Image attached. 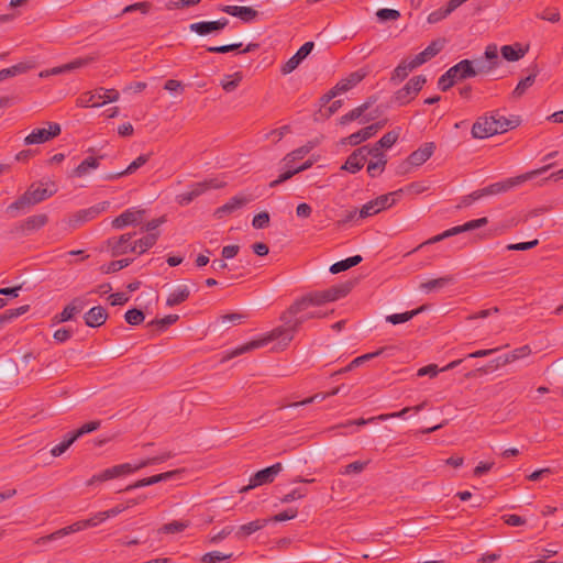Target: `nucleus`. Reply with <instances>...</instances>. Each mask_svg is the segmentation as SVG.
Instances as JSON below:
<instances>
[{
    "label": "nucleus",
    "mask_w": 563,
    "mask_h": 563,
    "mask_svg": "<svg viewBox=\"0 0 563 563\" xmlns=\"http://www.w3.org/2000/svg\"><path fill=\"white\" fill-rule=\"evenodd\" d=\"M354 280H346L327 289L313 290L296 299L279 317L282 325L276 327L263 338L247 342L231 351L222 361L230 360L252 350L263 347L278 340L279 350L286 349L295 334L310 320L327 318L333 310L324 305L345 297L354 287Z\"/></svg>",
    "instance_id": "obj_1"
},
{
    "label": "nucleus",
    "mask_w": 563,
    "mask_h": 563,
    "mask_svg": "<svg viewBox=\"0 0 563 563\" xmlns=\"http://www.w3.org/2000/svg\"><path fill=\"white\" fill-rule=\"evenodd\" d=\"M518 124V120L507 119L498 111H494L489 115H482L475 121L472 126V135L474 139H487L515 129Z\"/></svg>",
    "instance_id": "obj_2"
},
{
    "label": "nucleus",
    "mask_w": 563,
    "mask_h": 563,
    "mask_svg": "<svg viewBox=\"0 0 563 563\" xmlns=\"http://www.w3.org/2000/svg\"><path fill=\"white\" fill-rule=\"evenodd\" d=\"M56 192L57 186L52 181L32 184L18 200L9 205L7 211L12 212L37 205L52 197Z\"/></svg>",
    "instance_id": "obj_3"
},
{
    "label": "nucleus",
    "mask_w": 563,
    "mask_h": 563,
    "mask_svg": "<svg viewBox=\"0 0 563 563\" xmlns=\"http://www.w3.org/2000/svg\"><path fill=\"white\" fill-rule=\"evenodd\" d=\"M550 167L551 165H545L539 169L525 173L517 177L508 178L504 181L492 184L485 188H482L481 191H483V197L506 192L515 186H518L527 180L533 179L538 175L544 174Z\"/></svg>",
    "instance_id": "obj_4"
},
{
    "label": "nucleus",
    "mask_w": 563,
    "mask_h": 563,
    "mask_svg": "<svg viewBox=\"0 0 563 563\" xmlns=\"http://www.w3.org/2000/svg\"><path fill=\"white\" fill-rule=\"evenodd\" d=\"M487 223H488V219L486 217L467 221L464 224L453 227L438 235L430 238L426 242L421 243L416 250H419V249L423 247L424 245H430V244L441 242L445 239L457 235L460 233L482 228V227L486 225Z\"/></svg>",
    "instance_id": "obj_5"
},
{
    "label": "nucleus",
    "mask_w": 563,
    "mask_h": 563,
    "mask_svg": "<svg viewBox=\"0 0 563 563\" xmlns=\"http://www.w3.org/2000/svg\"><path fill=\"white\" fill-rule=\"evenodd\" d=\"M402 191L399 189L397 191L388 192L386 195H382L367 203H365L360 212L358 218L365 219L367 217H372L374 214L379 213L380 211L390 208L396 202V197Z\"/></svg>",
    "instance_id": "obj_6"
},
{
    "label": "nucleus",
    "mask_w": 563,
    "mask_h": 563,
    "mask_svg": "<svg viewBox=\"0 0 563 563\" xmlns=\"http://www.w3.org/2000/svg\"><path fill=\"white\" fill-rule=\"evenodd\" d=\"M110 207V201H100L89 208L78 210L69 218V225L71 228H78L104 213Z\"/></svg>",
    "instance_id": "obj_7"
},
{
    "label": "nucleus",
    "mask_w": 563,
    "mask_h": 563,
    "mask_svg": "<svg viewBox=\"0 0 563 563\" xmlns=\"http://www.w3.org/2000/svg\"><path fill=\"white\" fill-rule=\"evenodd\" d=\"M427 78L422 75L413 76L407 84L394 95V100L400 106L409 103L416 98L419 91L422 89Z\"/></svg>",
    "instance_id": "obj_8"
},
{
    "label": "nucleus",
    "mask_w": 563,
    "mask_h": 563,
    "mask_svg": "<svg viewBox=\"0 0 563 563\" xmlns=\"http://www.w3.org/2000/svg\"><path fill=\"white\" fill-rule=\"evenodd\" d=\"M141 467L140 464H130L124 463L120 465H114L112 467H109L107 470H103L102 472L95 474L88 482L87 485H93L98 482H106L118 477H125L135 471H137Z\"/></svg>",
    "instance_id": "obj_9"
},
{
    "label": "nucleus",
    "mask_w": 563,
    "mask_h": 563,
    "mask_svg": "<svg viewBox=\"0 0 563 563\" xmlns=\"http://www.w3.org/2000/svg\"><path fill=\"white\" fill-rule=\"evenodd\" d=\"M223 186H224V183L219 181L216 178L205 180L201 183H197V184H194L188 191L178 195L177 201L180 206H187L192 200H195L196 198L201 196L203 192H206L207 190H209L211 188L219 189V188H222Z\"/></svg>",
    "instance_id": "obj_10"
},
{
    "label": "nucleus",
    "mask_w": 563,
    "mask_h": 563,
    "mask_svg": "<svg viewBox=\"0 0 563 563\" xmlns=\"http://www.w3.org/2000/svg\"><path fill=\"white\" fill-rule=\"evenodd\" d=\"M47 128L34 129L24 139V144L34 145L43 144L60 134V125L55 122H47Z\"/></svg>",
    "instance_id": "obj_11"
},
{
    "label": "nucleus",
    "mask_w": 563,
    "mask_h": 563,
    "mask_svg": "<svg viewBox=\"0 0 563 563\" xmlns=\"http://www.w3.org/2000/svg\"><path fill=\"white\" fill-rule=\"evenodd\" d=\"M282 470V463H275L266 468L260 470L250 478V484L242 488L241 492H247L257 486L273 483Z\"/></svg>",
    "instance_id": "obj_12"
},
{
    "label": "nucleus",
    "mask_w": 563,
    "mask_h": 563,
    "mask_svg": "<svg viewBox=\"0 0 563 563\" xmlns=\"http://www.w3.org/2000/svg\"><path fill=\"white\" fill-rule=\"evenodd\" d=\"M166 222V216L143 223V253L151 249L161 235L158 228Z\"/></svg>",
    "instance_id": "obj_13"
},
{
    "label": "nucleus",
    "mask_w": 563,
    "mask_h": 563,
    "mask_svg": "<svg viewBox=\"0 0 563 563\" xmlns=\"http://www.w3.org/2000/svg\"><path fill=\"white\" fill-rule=\"evenodd\" d=\"M368 153L369 152L366 150V146H361L356 148L347 156L341 169L346 170L351 174L360 172L367 161Z\"/></svg>",
    "instance_id": "obj_14"
},
{
    "label": "nucleus",
    "mask_w": 563,
    "mask_h": 563,
    "mask_svg": "<svg viewBox=\"0 0 563 563\" xmlns=\"http://www.w3.org/2000/svg\"><path fill=\"white\" fill-rule=\"evenodd\" d=\"M228 24L229 20L227 18H221L217 21H201L191 23L189 29L191 32H195L200 36H206L208 34L222 31Z\"/></svg>",
    "instance_id": "obj_15"
},
{
    "label": "nucleus",
    "mask_w": 563,
    "mask_h": 563,
    "mask_svg": "<svg viewBox=\"0 0 563 563\" xmlns=\"http://www.w3.org/2000/svg\"><path fill=\"white\" fill-rule=\"evenodd\" d=\"M366 75H367V71L364 69H358L356 71L351 73L347 77L341 79L332 88V96H338L340 93L351 90L358 82H361L366 77Z\"/></svg>",
    "instance_id": "obj_16"
},
{
    "label": "nucleus",
    "mask_w": 563,
    "mask_h": 563,
    "mask_svg": "<svg viewBox=\"0 0 563 563\" xmlns=\"http://www.w3.org/2000/svg\"><path fill=\"white\" fill-rule=\"evenodd\" d=\"M314 44L313 42H306L294 56H291L283 66H282V73L284 75L290 74L294 71L299 64L311 53L313 49Z\"/></svg>",
    "instance_id": "obj_17"
},
{
    "label": "nucleus",
    "mask_w": 563,
    "mask_h": 563,
    "mask_svg": "<svg viewBox=\"0 0 563 563\" xmlns=\"http://www.w3.org/2000/svg\"><path fill=\"white\" fill-rule=\"evenodd\" d=\"M253 198L251 196H244V195H236L232 197L228 202H225L223 206L219 207L214 216L219 219H221L224 214H231L234 211L241 209L242 207L246 206L249 202H251Z\"/></svg>",
    "instance_id": "obj_18"
},
{
    "label": "nucleus",
    "mask_w": 563,
    "mask_h": 563,
    "mask_svg": "<svg viewBox=\"0 0 563 563\" xmlns=\"http://www.w3.org/2000/svg\"><path fill=\"white\" fill-rule=\"evenodd\" d=\"M135 234H123L119 240H110L109 244L114 254L126 253L128 251L135 252L137 244L141 240L134 239Z\"/></svg>",
    "instance_id": "obj_19"
},
{
    "label": "nucleus",
    "mask_w": 563,
    "mask_h": 563,
    "mask_svg": "<svg viewBox=\"0 0 563 563\" xmlns=\"http://www.w3.org/2000/svg\"><path fill=\"white\" fill-rule=\"evenodd\" d=\"M434 150L435 144L427 142L408 156V163L412 166H420L432 156Z\"/></svg>",
    "instance_id": "obj_20"
},
{
    "label": "nucleus",
    "mask_w": 563,
    "mask_h": 563,
    "mask_svg": "<svg viewBox=\"0 0 563 563\" xmlns=\"http://www.w3.org/2000/svg\"><path fill=\"white\" fill-rule=\"evenodd\" d=\"M141 219V210L137 208H130L121 213L119 217L114 218L111 222L114 229L121 230L125 227L135 224Z\"/></svg>",
    "instance_id": "obj_21"
},
{
    "label": "nucleus",
    "mask_w": 563,
    "mask_h": 563,
    "mask_svg": "<svg viewBox=\"0 0 563 563\" xmlns=\"http://www.w3.org/2000/svg\"><path fill=\"white\" fill-rule=\"evenodd\" d=\"M455 82L475 77L473 69V62L470 59H462L451 68H449Z\"/></svg>",
    "instance_id": "obj_22"
},
{
    "label": "nucleus",
    "mask_w": 563,
    "mask_h": 563,
    "mask_svg": "<svg viewBox=\"0 0 563 563\" xmlns=\"http://www.w3.org/2000/svg\"><path fill=\"white\" fill-rule=\"evenodd\" d=\"M178 319V314H168L162 319L152 320L146 324V334L153 338L155 333L164 332L169 325L177 322Z\"/></svg>",
    "instance_id": "obj_23"
},
{
    "label": "nucleus",
    "mask_w": 563,
    "mask_h": 563,
    "mask_svg": "<svg viewBox=\"0 0 563 563\" xmlns=\"http://www.w3.org/2000/svg\"><path fill=\"white\" fill-rule=\"evenodd\" d=\"M89 92L91 96H93V108L104 106L109 102H114L119 98V92L115 89H106L100 87Z\"/></svg>",
    "instance_id": "obj_24"
},
{
    "label": "nucleus",
    "mask_w": 563,
    "mask_h": 563,
    "mask_svg": "<svg viewBox=\"0 0 563 563\" xmlns=\"http://www.w3.org/2000/svg\"><path fill=\"white\" fill-rule=\"evenodd\" d=\"M443 48V42L441 41H433L431 42L422 52L417 54L413 59V66H420L431 58H433L435 55H438Z\"/></svg>",
    "instance_id": "obj_25"
},
{
    "label": "nucleus",
    "mask_w": 563,
    "mask_h": 563,
    "mask_svg": "<svg viewBox=\"0 0 563 563\" xmlns=\"http://www.w3.org/2000/svg\"><path fill=\"white\" fill-rule=\"evenodd\" d=\"M88 63V59H85V58H76L67 64H64L62 66H57V67H53L51 69H46V70H42L40 73V77L41 78H46L48 76H54V75H60V74H64V73H68V71H71V70H75L77 68H80L85 65H87Z\"/></svg>",
    "instance_id": "obj_26"
},
{
    "label": "nucleus",
    "mask_w": 563,
    "mask_h": 563,
    "mask_svg": "<svg viewBox=\"0 0 563 563\" xmlns=\"http://www.w3.org/2000/svg\"><path fill=\"white\" fill-rule=\"evenodd\" d=\"M222 11L241 19L243 22H251L258 15V12L251 7L225 5Z\"/></svg>",
    "instance_id": "obj_27"
},
{
    "label": "nucleus",
    "mask_w": 563,
    "mask_h": 563,
    "mask_svg": "<svg viewBox=\"0 0 563 563\" xmlns=\"http://www.w3.org/2000/svg\"><path fill=\"white\" fill-rule=\"evenodd\" d=\"M108 318L107 311L101 306L92 307L88 312L85 313V323L90 328H98L102 325Z\"/></svg>",
    "instance_id": "obj_28"
},
{
    "label": "nucleus",
    "mask_w": 563,
    "mask_h": 563,
    "mask_svg": "<svg viewBox=\"0 0 563 563\" xmlns=\"http://www.w3.org/2000/svg\"><path fill=\"white\" fill-rule=\"evenodd\" d=\"M269 522L268 519H256L251 522H247L245 525L240 526L235 531V537L239 540L246 539L251 534L257 532L258 530L266 527V525Z\"/></svg>",
    "instance_id": "obj_29"
},
{
    "label": "nucleus",
    "mask_w": 563,
    "mask_h": 563,
    "mask_svg": "<svg viewBox=\"0 0 563 563\" xmlns=\"http://www.w3.org/2000/svg\"><path fill=\"white\" fill-rule=\"evenodd\" d=\"M88 523L86 521V519L84 520H79V521H76L67 527H64L53 533H51L49 536H47L45 538V540L47 541H53V540H57V539H60L63 537H66L68 534H71V533H76V532H79V531H82V530H86L88 529Z\"/></svg>",
    "instance_id": "obj_30"
},
{
    "label": "nucleus",
    "mask_w": 563,
    "mask_h": 563,
    "mask_svg": "<svg viewBox=\"0 0 563 563\" xmlns=\"http://www.w3.org/2000/svg\"><path fill=\"white\" fill-rule=\"evenodd\" d=\"M183 473L184 470H173L157 475L143 477V487L151 486L161 482L178 481L181 478Z\"/></svg>",
    "instance_id": "obj_31"
},
{
    "label": "nucleus",
    "mask_w": 563,
    "mask_h": 563,
    "mask_svg": "<svg viewBox=\"0 0 563 563\" xmlns=\"http://www.w3.org/2000/svg\"><path fill=\"white\" fill-rule=\"evenodd\" d=\"M47 221L48 217L45 213L33 214L22 222L21 229L24 233L34 232L43 228Z\"/></svg>",
    "instance_id": "obj_32"
},
{
    "label": "nucleus",
    "mask_w": 563,
    "mask_h": 563,
    "mask_svg": "<svg viewBox=\"0 0 563 563\" xmlns=\"http://www.w3.org/2000/svg\"><path fill=\"white\" fill-rule=\"evenodd\" d=\"M376 101V98H368L364 103L361 106L354 108L346 114L342 115L340 119V124L345 125L354 120L360 119L369 108Z\"/></svg>",
    "instance_id": "obj_33"
},
{
    "label": "nucleus",
    "mask_w": 563,
    "mask_h": 563,
    "mask_svg": "<svg viewBox=\"0 0 563 563\" xmlns=\"http://www.w3.org/2000/svg\"><path fill=\"white\" fill-rule=\"evenodd\" d=\"M86 306V301L82 298L74 299L67 305L59 313V322H66L71 320L76 314L82 311Z\"/></svg>",
    "instance_id": "obj_34"
},
{
    "label": "nucleus",
    "mask_w": 563,
    "mask_h": 563,
    "mask_svg": "<svg viewBox=\"0 0 563 563\" xmlns=\"http://www.w3.org/2000/svg\"><path fill=\"white\" fill-rule=\"evenodd\" d=\"M190 296V290L188 286L180 285L176 289H174L169 296L167 297L166 305L168 307H174L186 301Z\"/></svg>",
    "instance_id": "obj_35"
},
{
    "label": "nucleus",
    "mask_w": 563,
    "mask_h": 563,
    "mask_svg": "<svg viewBox=\"0 0 563 563\" xmlns=\"http://www.w3.org/2000/svg\"><path fill=\"white\" fill-rule=\"evenodd\" d=\"M363 261L361 255H354L347 257L345 260L339 261L330 266V272L332 274H339L341 272H345L351 267L358 265Z\"/></svg>",
    "instance_id": "obj_36"
},
{
    "label": "nucleus",
    "mask_w": 563,
    "mask_h": 563,
    "mask_svg": "<svg viewBox=\"0 0 563 563\" xmlns=\"http://www.w3.org/2000/svg\"><path fill=\"white\" fill-rule=\"evenodd\" d=\"M418 66H413V59L402 60L393 71L391 74V80L393 81H402L411 71L412 69L417 68Z\"/></svg>",
    "instance_id": "obj_37"
},
{
    "label": "nucleus",
    "mask_w": 563,
    "mask_h": 563,
    "mask_svg": "<svg viewBox=\"0 0 563 563\" xmlns=\"http://www.w3.org/2000/svg\"><path fill=\"white\" fill-rule=\"evenodd\" d=\"M424 310V306H421L417 309H413V310H410V311H406V312H402V313H393V314H389L386 317V321L391 323V324H399V323H404V322H407L409 320H411L413 317H416L417 314H419L421 311Z\"/></svg>",
    "instance_id": "obj_38"
},
{
    "label": "nucleus",
    "mask_w": 563,
    "mask_h": 563,
    "mask_svg": "<svg viewBox=\"0 0 563 563\" xmlns=\"http://www.w3.org/2000/svg\"><path fill=\"white\" fill-rule=\"evenodd\" d=\"M30 68H32V65L30 63H19L15 64L9 68H4L0 70V81L14 77L20 74L26 73Z\"/></svg>",
    "instance_id": "obj_39"
},
{
    "label": "nucleus",
    "mask_w": 563,
    "mask_h": 563,
    "mask_svg": "<svg viewBox=\"0 0 563 563\" xmlns=\"http://www.w3.org/2000/svg\"><path fill=\"white\" fill-rule=\"evenodd\" d=\"M372 136H374V134L372 132V129L367 125L361 129L360 131L352 133L344 141L352 146H356L362 142L371 139Z\"/></svg>",
    "instance_id": "obj_40"
},
{
    "label": "nucleus",
    "mask_w": 563,
    "mask_h": 563,
    "mask_svg": "<svg viewBox=\"0 0 563 563\" xmlns=\"http://www.w3.org/2000/svg\"><path fill=\"white\" fill-rule=\"evenodd\" d=\"M453 282H454V277L449 275V276H443V277L435 278V279H430L426 283H422L420 287L422 290L429 292L434 289L443 288Z\"/></svg>",
    "instance_id": "obj_41"
},
{
    "label": "nucleus",
    "mask_w": 563,
    "mask_h": 563,
    "mask_svg": "<svg viewBox=\"0 0 563 563\" xmlns=\"http://www.w3.org/2000/svg\"><path fill=\"white\" fill-rule=\"evenodd\" d=\"M99 166V159L93 156H89L85 158L75 169V175L77 177H84L90 170L96 169Z\"/></svg>",
    "instance_id": "obj_42"
},
{
    "label": "nucleus",
    "mask_w": 563,
    "mask_h": 563,
    "mask_svg": "<svg viewBox=\"0 0 563 563\" xmlns=\"http://www.w3.org/2000/svg\"><path fill=\"white\" fill-rule=\"evenodd\" d=\"M383 351H384V349H379L375 352L367 353L362 356L355 357L347 366H345L341 371L336 372L335 374L346 373V372L353 369L354 367L362 365L364 362L369 361V360L380 355L383 353Z\"/></svg>",
    "instance_id": "obj_43"
},
{
    "label": "nucleus",
    "mask_w": 563,
    "mask_h": 563,
    "mask_svg": "<svg viewBox=\"0 0 563 563\" xmlns=\"http://www.w3.org/2000/svg\"><path fill=\"white\" fill-rule=\"evenodd\" d=\"M531 354V349L529 345H522L518 349H515L510 353L504 355L503 365L515 362L519 358L526 357Z\"/></svg>",
    "instance_id": "obj_44"
},
{
    "label": "nucleus",
    "mask_w": 563,
    "mask_h": 563,
    "mask_svg": "<svg viewBox=\"0 0 563 563\" xmlns=\"http://www.w3.org/2000/svg\"><path fill=\"white\" fill-rule=\"evenodd\" d=\"M537 74H531L526 78L521 79L512 91V97L518 99L525 95L528 88H530L536 81Z\"/></svg>",
    "instance_id": "obj_45"
},
{
    "label": "nucleus",
    "mask_w": 563,
    "mask_h": 563,
    "mask_svg": "<svg viewBox=\"0 0 563 563\" xmlns=\"http://www.w3.org/2000/svg\"><path fill=\"white\" fill-rule=\"evenodd\" d=\"M400 135V128H397L393 131L387 132L384 134L376 144L378 147L383 148H390L399 139Z\"/></svg>",
    "instance_id": "obj_46"
},
{
    "label": "nucleus",
    "mask_w": 563,
    "mask_h": 563,
    "mask_svg": "<svg viewBox=\"0 0 563 563\" xmlns=\"http://www.w3.org/2000/svg\"><path fill=\"white\" fill-rule=\"evenodd\" d=\"M472 62H473V69L475 71V76H477V75H487L493 69L496 68L494 65L488 63V60H486L483 57L476 58V59H474Z\"/></svg>",
    "instance_id": "obj_47"
},
{
    "label": "nucleus",
    "mask_w": 563,
    "mask_h": 563,
    "mask_svg": "<svg viewBox=\"0 0 563 563\" xmlns=\"http://www.w3.org/2000/svg\"><path fill=\"white\" fill-rule=\"evenodd\" d=\"M233 556V553H221L219 551H212L203 554L200 559L201 563H218L222 561L230 560Z\"/></svg>",
    "instance_id": "obj_48"
},
{
    "label": "nucleus",
    "mask_w": 563,
    "mask_h": 563,
    "mask_svg": "<svg viewBox=\"0 0 563 563\" xmlns=\"http://www.w3.org/2000/svg\"><path fill=\"white\" fill-rule=\"evenodd\" d=\"M501 56L508 62L519 60L523 56V51L516 49L512 45H504L500 49Z\"/></svg>",
    "instance_id": "obj_49"
},
{
    "label": "nucleus",
    "mask_w": 563,
    "mask_h": 563,
    "mask_svg": "<svg viewBox=\"0 0 563 563\" xmlns=\"http://www.w3.org/2000/svg\"><path fill=\"white\" fill-rule=\"evenodd\" d=\"M241 80H242L241 73H235L233 76H227L221 81V86H222L223 90H225L227 92H232L238 88Z\"/></svg>",
    "instance_id": "obj_50"
},
{
    "label": "nucleus",
    "mask_w": 563,
    "mask_h": 563,
    "mask_svg": "<svg viewBox=\"0 0 563 563\" xmlns=\"http://www.w3.org/2000/svg\"><path fill=\"white\" fill-rule=\"evenodd\" d=\"M308 495V489L306 487H296L288 494L284 495L280 499L282 503L288 504L297 499H301Z\"/></svg>",
    "instance_id": "obj_51"
},
{
    "label": "nucleus",
    "mask_w": 563,
    "mask_h": 563,
    "mask_svg": "<svg viewBox=\"0 0 563 563\" xmlns=\"http://www.w3.org/2000/svg\"><path fill=\"white\" fill-rule=\"evenodd\" d=\"M386 164H387V161H383V159H379V161H371L368 164H367V174L372 177V178H375L377 177L378 175H380L384 170H385V167H386Z\"/></svg>",
    "instance_id": "obj_52"
},
{
    "label": "nucleus",
    "mask_w": 563,
    "mask_h": 563,
    "mask_svg": "<svg viewBox=\"0 0 563 563\" xmlns=\"http://www.w3.org/2000/svg\"><path fill=\"white\" fill-rule=\"evenodd\" d=\"M325 398H328V395H325V393H318L311 397H308L301 401H296V402H292V404H282L279 405L278 409H284L286 407H299V406H305V405H309V404H312L314 400L317 399H320V400H324Z\"/></svg>",
    "instance_id": "obj_53"
},
{
    "label": "nucleus",
    "mask_w": 563,
    "mask_h": 563,
    "mask_svg": "<svg viewBox=\"0 0 563 563\" xmlns=\"http://www.w3.org/2000/svg\"><path fill=\"white\" fill-rule=\"evenodd\" d=\"M311 148H312V146H310V145H303V146L290 152L285 158L287 161V165H289L290 163H292L297 159L303 158L311 151Z\"/></svg>",
    "instance_id": "obj_54"
},
{
    "label": "nucleus",
    "mask_w": 563,
    "mask_h": 563,
    "mask_svg": "<svg viewBox=\"0 0 563 563\" xmlns=\"http://www.w3.org/2000/svg\"><path fill=\"white\" fill-rule=\"evenodd\" d=\"M368 462H361L355 461L344 466L343 471H341V474L349 475V474H360L362 473L365 467L367 466Z\"/></svg>",
    "instance_id": "obj_55"
},
{
    "label": "nucleus",
    "mask_w": 563,
    "mask_h": 563,
    "mask_svg": "<svg viewBox=\"0 0 563 563\" xmlns=\"http://www.w3.org/2000/svg\"><path fill=\"white\" fill-rule=\"evenodd\" d=\"M189 527V521H172L163 526L162 531L165 533H177Z\"/></svg>",
    "instance_id": "obj_56"
},
{
    "label": "nucleus",
    "mask_w": 563,
    "mask_h": 563,
    "mask_svg": "<svg viewBox=\"0 0 563 563\" xmlns=\"http://www.w3.org/2000/svg\"><path fill=\"white\" fill-rule=\"evenodd\" d=\"M247 318V314L240 312H232L224 316H221L220 321L223 325L228 323L240 324Z\"/></svg>",
    "instance_id": "obj_57"
},
{
    "label": "nucleus",
    "mask_w": 563,
    "mask_h": 563,
    "mask_svg": "<svg viewBox=\"0 0 563 563\" xmlns=\"http://www.w3.org/2000/svg\"><path fill=\"white\" fill-rule=\"evenodd\" d=\"M269 220H271L269 213L267 211H262V212L257 213L256 216H254V218L252 220V225L255 229H265L269 225Z\"/></svg>",
    "instance_id": "obj_58"
},
{
    "label": "nucleus",
    "mask_w": 563,
    "mask_h": 563,
    "mask_svg": "<svg viewBox=\"0 0 563 563\" xmlns=\"http://www.w3.org/2000/svg\"><path fill=\"white\" fill-rule=\"evenodd\" d=\"M482 57L488 60V63H490L495 67H497L500 64L496 45H488L485 49L484 56Z\"/></svg>",
    "instance_id": "obj_59"
},
{
    "label": "nucleus",
    "mask_w": 563,
    "mask_h": 563,
    "mask_svg": "<svg viewBox=\"0 0 563 563\" xmlns=\"http://www.w3.org/2000/svg\"><path fill=\"white\" fill-rule=\"evenodd\" d=\"M537 16L541 20L549 21L552 23L560 21V12L556 8H547L541 13H538Z\"/></svg>",
    "instance_id": "obj_60"
},
{
    "label": "nucleus",
    "mask_w": 563,
    "mask_h": 563,
    "mask_svg": "<svg viewBox=\"0 0 563 563\" xmlns=\"http://www.w3.org/2000/svg\"><path fill=\"white\" fill-rule=\"evenodd\" d=\"M455 84L453 76L448 69L438 80V87L442 91H448Z\"/></svg>",
    "instance_id": "obj_61"
},
{
    "label": "nucleus",
    "mask_w": 563,
    "mask_h": 563,
    "mask_svg": "<svg viewBox=\"0 0 563 563\" xmlns=\"http://www.w3.org/2000/svg\"><path fill=\"white\" fill-rule=\"evenodd\" d=\"M297 514H298V511L296 508H288L282 512L273 516L268 520L274 521V522L287 521V520L294 519L297 516Z\"/></svg>",
    "instance_id": "obj_62"
},
{
    "label": "nucleus",
    "mask_w": 563,
    "mask_h": 563,
    "mask_svg": "<svg viewBox=\"0 0 563 563\" xmlns=\"http://www.w3.org/2000/svg\"><path fill=\"white\" fill-rule=\"evenodd\" d=\"M376 16L379 21H391L397 20L400 16V13L394 9H379L376 12Z\"/></svg>",
    "instance_id": "obj_63"
},
{
    "label": "nucleus",
    "mask_w": 563,
    "mask_h": 563,
    "mask_svg": "<svg viewBox=\"0 0 563 563\" xmlns=\"http://www.w3.org/2000/svg\"><path fill=\"white\" fill-rule=\"evenodd\" d=\"M173 455H172L170 452H163V453H161V454H158L156 456H153V457H146V459L143 457L142 465H143V467H145V466H148V465L159 464L162 462L167 461Z\"/></svg>",
    "instance_id": "obj_64"
}]
</instances>
